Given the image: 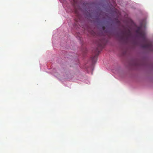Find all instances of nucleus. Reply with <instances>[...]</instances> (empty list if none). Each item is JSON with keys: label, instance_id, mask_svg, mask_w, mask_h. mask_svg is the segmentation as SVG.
I'll list each match as a JSON object with an SVG mask.
<instances>
[{"label": "nucleus", "instance_id": "obj_1", "mask_svg": "<svg viewBox=\"0 0 153 153\" xmlns=\"http://www.w3.org/2000/svg\"><path fill=\"white\" fill-rule=\"evenodd\" d=\"M136 32L138 36L142 38L143 42H145V44L143 45V47L146 49L152 50L153 48V45L152 43L148 41L146 38L145 32L142 30L141 28L139 27L136 30Z\"/></svg>", "mask_w": 153, "mask_h": 153}, {"label": "nucleus", "instance_id": "obj_2", "mask_svg": "<svg viewBox=\"0 0 153 153\" xmlns=\"http://www.w3.org/2000/svg\"><path fill=\"white\" fill-rule=\"evenodd\" d=\"M131 31L129 30L124 31L122 33L121 38L124 42H127L131 36Z\"/></svg>", "mask_w": 153, "mask_h": 153}, {"label": "nucleus", "instance_id": "obj_3", "mask_svg": "<svg viewBox=\"0 0 153 153\" xmlns=\"http://www.w3.org/2000/svg\"><path fill=\"white\" fill-rule=\"evenodd\" d=\"M105 43L101 41L98 44V46L97 48L96 49V51L99 52L100 51L99 49L100 48V49H102Z\"/></svg>", "mask_w": 153, "mask_h": 153}, {"label": "nucleus", "instance_id": "obj_4", "mask_svg": "<svg viewBox=\"0 0 153 153\" xmlns=\"http://www.w3.org/2000/svg\"><path fill=\"white\" fill-rule=\"evenodd\" d=\"M97 56H94L93 57H92L91 59L93 62L94 61V59H96Z\"/></svg>", "mask_w": 153, "mask_h": 153}, {"label": "nucleus", "instance_id": "obj_5", "mask_svg": "<svg viewBox=\"0 0 153 153\" xmlns=\"http://www.w3.org/2000/svg\"><path fill=\"white\" fill-rule=\"evenodd\" d=\"M104 27H103V29H104Z\"/></svg>", "mask_w": 153, "mask_h": 153}]
</instances>
